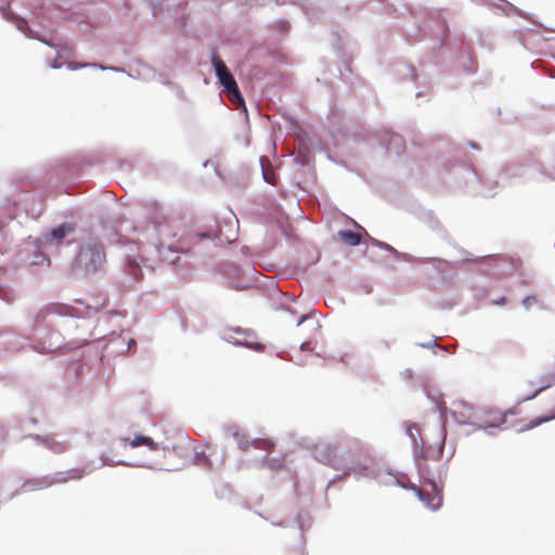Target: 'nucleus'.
Instances as JSON below:
<instances>
[{
  "label": "nucleus",
  "instance_id": "f257e3e1",
  "mask_svg": "<svg viewBox=\"0 0 555 555\" xmlns=\"http://www.w3.org/2000/svg\"><path fill=\"white\" fill-rule=\"evenodd\" d=\"M337 448L339 450L338 469L356 472L365 467L363 462L366 460V450L360 441L339 439Z\"/></svg>",
  "mask_w": 555,
  "mask_h": 555
},
{
  "label": "nucleus",
  "instance_id": "f03ea898",
  "mask_svg": "<svg viewBox=\"0 0 555 555\" xmlns=\"http://www.w3.org/2000/svg\"><path fill=\"white\" fill-rule=\"evenodd\" d=\"M77 264L86 273H93L103 267L105 261L104 247L101 243L94 242L81 247L77 256Z\"/></svg>",
  "mask_w": 555,
  "mask_h": 555
},
{
  "label": "nucleus",
  "instance_id": "7ed1b4c3",
  "mask_svg": "<svg viewBox=\"0 0 555 555\" xmlns=\"http://www.w3.org/2000/svg\"><path fill=\"white\" fill-rule=\"evenodd\" d=\"M211 63L215 67L219 82L227 91L229 100L236 105H244V99L240 92L238 86L224 62L218 55H214Z\"/></svg>",
  "mask_w": 555,
  "mask_h": 555
},
{
  "label": "nucleus",
  "instance_id": "20e7f679",
  "mask_svg": "<svg viewBox=\"0 0 555 555\" xmlns=\"http://www.w3.org/2000/svg\"><path fill=\"white\" fill-rule=\"evenodd\" d=\"M312 456L320 463L338 469L339 450L336 442L321 441L312 447Z\"/></svg>",
  "mask_w": 555,
  "mask_h": 555
},
{
  "label": "nucleus",
  "instance_id": "39448f33",
  "mask_svg": "<svg viewBox=\"0 0 555 555\" xmlns=\"http://www.w3.org/2000/svg\"><path fill=\"white\" fill-rule=\"evenodd\" d=\"M417 496L431 509H437L442 504V494L436 482L427 478L421 488L413 487Z\"/></svg>",
  "mask_w": 555,
  "mask_h": 555
},
{
  "label": "nucleus",
  "instance_id": "423d86ee",
  "mask_svg": "<svg viewBox=\"0 0 555 555\" xmlns=\"http://www.w3.org/2000/svg\"><path fill=\"white\" fill-rule=\"evenodd\" d=\"M225 338L235 345L245 346L254 350L263 349L262 344L254 341L255 334L248 330H242L240 327L229 328L225 332Z\"/></svg>",
  "mask_w": 555,
  "mask_h": 555
},
{
  "label": "nucleus",
  "instance_id": "0eeeda50",
  "mask_svg": "<svg viewBox=\"0 0 555 555\" xmlns=\"http://www.w3.org/2000/svg\"><path fill=\"white\" fill-rule=\"evenodd\" d=\"M157 233L159 237L157 248L160 255H163L166 249L170 251H178L181 249L179 242L175 238L176 233L172 232L171 227L162 225L158 228Z\"/></svg>",
  "mask_w": 555,
  "mask_h": 555
},
{
  "label": "nucleus",
  "instance_id": "6e6552de",
  "mask_svg": "<svg viewBox=\"0 0 555 555\" xmlns=\"http://www.w3.org/2000/svg\"><path fill=\"white\" fill-rule=\"evenodd\" d=\"M85 475L86 470L83 468H72L64 473H57L49 486L53 483H65L69 480H78L81 479Z\"/></svg>",
  "mask_w": 555,
  "mask_h": 555
},
{
  "label": "nucleus",
  "instance_id": "1a4fd4ad",
  "mask_svg": "<svg viewBox=\"0 0 555 555\" xmlns=\"http://www.w3.org/2000/svg\"><path fill=\"white\" fill-rule=\"evenodd\" d=\"M122 440L125 444L129 443L131 448L146 446L152 451H157L159 448L157 442H155L152 438L145 436H135L132 440H129V438H125Z\"/></svg>",
  "mask_w": 555,
  "mask_h": 555
},
{
  "label": "nucleus",
  "instance_id": "9d476101",
  "mask_svg": "<svg viewBox=\"0 0 555 555\" xmlns=\"http://www.w3.org/2000/svg\"><path fill=\"white\" fill-rule=\"evenodd\" d=\"M339 236L341 241L349 246H357L361 241L360 234L350 230L340 231Z\"/></svg>",
  "mask_w": 555,
  "mask_h": 555
},
{
  "label": "nucleus",
  "instance_id": "9b49d317",
  "mask_svg": "<svg viewBox=\"0 0 555 555\" xmlns=\"http://www.w3.org/2000/svg\"><path fill=\"white\" fill-rule=\"evenodd\" d=\"M72 232H74V227L70 223H63L51 231V236L56 241H61Z\"/></svg>",
  "mask_w": 555,
  "mask_h": 555
},
{
  "label": "nucleus",
  "instance_id": "f8f14e48",
  "mask_svg": "<svg viewBox=\"0 0 555 555\" xmlns=\"http://www.w3.org/2000/svg\"><path fill=\"white\" fill-rule=\"evenodd\" d=\"M250 444L256 449L264 450L267 452H271L275 446L272 440L266 438L255 439L250 441Z\"/></svg>",
  "mask_w": 555,
  "mask_h": 555
},
{
  "label": "nucleus",
  "instance_id": "ddd939ff",
  "mask_svg": "<svg viewBox=\"0 0 555 555\" xmlns=\"http://www.w3.org/2000/svg\"><path fill=\"white\" fill-rule=\"evenodd\" d=\"M555 418V414L554 415H550V416H543V417H538L531 422H529L528 424H526L521 430H529V429H532L543 423H546L548 421H552Z\"/></svg>",
  "mask_w": 555,
  "mask_h": 555
},
{
  "label": "nucleus",
  "instance_id": "4468645a",
  "mask_svg": "<svg viewBox=\"0 0 555 555\" xmlns=\"http://www.w3.org/2000/svg\"><path fill=\"white\" fill-rule=\"evenodd\" d=\"M234 437L237 440L238 447L241 450L246 451L251 444L247 441L244 436H241L238 433L234 434Z\"/></svg>",
  "mask_w": 555,
  "mask_h": 555
},
{
  "label": "nucleus",
  "instance_id": "2eb2a0df",
  "mask_svg": "<svg viewBox=\"0 0 555 555\" xmlns=\"http://www.w3.org/2000/svg\"><path fill=\"white\" fill-rule=\"evenodd\" d=\"M538 304V299L535 296H527L526 298H524L522 300V305L526 309H529L531 308L533 305H537Z\"/></svg>",
  "mask_w": 555,
  "mask_h": 555
},
{
  "label": "nucleus",
  "instance_id": "dca6fc26",
  "mask_svg": "<svg viewBox=\"0 0 555 555\" xmlns=\"http://www.w3.org/2000/svg\"><path fill=\"white\" fill-rule=\"evenodd\" d=\"M52 449L55 452H63V451H66L68 449V444L67 443H59L56 447H53Z\"/></svg>",
  "mask_w": 555,
  "mask_h": 555
},
{
  "label": "nucleus",
  "instance_id": "f3484780",
  "mask_svg": "<svg viewBox=\"0 0 555 555\" xmlns=\"http://www.w3.org/2000/svg\"><path fill=\"white\" fill-rule=\"evenodd\" d=\"M264 180L269 182L270 184H275L273 175H268L267 172H263Z\"/></svg>",
  "mask_w": 555,
  "mask_h": 555
},
{
  "label": "nucleus",
  "instance_id": "a211bd4d",
  "mask_svg": "<svg viewBox=\"0 0 555 555\" xmlns=\"http://www.w3.org/2000/svg\"><path fill=\"white\" fill-rule=\"evenodd\" d=\"M26 25H27V23H26V21H25V20H20V21L17 22V27H18L20 29H24V28L26 27Z\"/></svg>",
  "mask_w": 555,
  "mask_h": 555
},
{
  "label": "nucleus",
  "instance_id": "6ab92c4d",
  "mask_svg": "<svg viewBox=\"0 0 555 555\" xmlns=\"http://www.w3.org/2000/svg\"><path fill=\"white\" fill-rule=\"evenodd\" d=\"M551 386H552V383H548L547 385L542 386L539 390L535 391V393L532 397H535L540 391H542Z\"/></svg>",
  "mask_w": 555,
  "mask_h": 555
},
{
  "label": "nucleus",
  "instance_id": "aec40b11",
  "mask_svg": "<svg viewBox=\"0 0 555 555\" xmlns=\"http://www.w3.org/2000/svg\"><path fill=\"white\" fill-rule=\"evenodd\" d=\"M505 302H506L505 298H502L499 301H496L498 305H504Z\"/></svg>",
  "mask_w": 555,
  "mask_h": 555
},
{
  "label": "nucleus",
  "instance_id": "412c9836",
  "mask_svg": "<svg viewBox=\"0 0 555 555\" xmlns=\"http://www.w3.org/2000/svg\"><path fill=\"white\" fill-rule=\"evenodd\" d=\"M553 383H555V377H554V380H553Z\"/></svg>",
  "mask_w": 555,
  "mask_h": 555
}]
</instances>
